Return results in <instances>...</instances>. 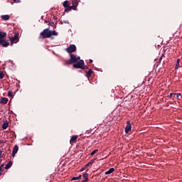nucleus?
I'll use <instances>...</instances> for the list:
<instances>
[{
	"instance_id": "1",
	"label": "nucleus",
	"mask_w": 182,
	"mask_h": 182,
	"mask_svg": "<svg viewBox=\"0 0 182 182\" xmlns=\"http://www.w3.org/2000/svg\"><path fill=\"white\" fill-rule=\"evenodd\" d=\"M72 6L69 5V1L66 0L64 1L63 6L65 9V12H69V11H76L77 9V6L79 5V1L77 0H71Z\"/></svg>"
},
{
	"instance_id": "2",
	"label": "nucleus",
	"mask_w": 182,
	"mask_h": 182,
	"mask_svg": "<svg viewBox=\"0 0 182 182\" xmlns=\"http://www.w3.org/2000/svg\"><path fill=\"white\" fill-rule=\"evenodd\" d=\"M5 38H6V33L0 31V45H1L3 48H8V46H9V42L5 41Z\"/></svg>"
},
{
	"instance_id": "3",
	"label": "nucleus",
	"mask_w": 182,
	"mask_h": 182,
	"mask_svg": "<svg viewBox=\"0 0 182 182\" xmlns=\"http://www.w3.org/2000/svg\"><path fill=\"white\" fill-rule=\"evenodd\" d=\"M70 60H65L64 61V65H72V63H76L78 62V60H80V57H77L75 55L70 54Z\"/></svg>"
},
{
	"instance_id": "4",
	"label": "nucleus",
	"mask_w": 182,
	"mask_h": 182,
	"mask_svg": "<svg viewBox=\"0 0 182 182\" xmlns=\"http://www.w3.org/2000/svg\"><path fill=\"white\" fill-rule=\"evenodd\" d=\"M50 36H52L50 30L46 28L40 33L38 39H47L48 38H50Z\"/></svg>"
},
{
	"instance_id": "5",
	"label": "nucleus",
	"mask_w": 182,
	"mask_h": 182,
	"mask_svg": "<svg viewBox=\"0 0 182 182\" xmlns=\"http://www.w3.org/2000/svg\"><path fill=\"white\" fill-rule=\"evenodd\" d=\"M73 68L75 69H87V66L85 65V61L80 60L76 63L73 64Z\"/></svg>"
},
{
	"instance_id": "6",
	"label": "nucleus",
	"mask_w": 182,
	"mask_h": 182,
	"mask_svg": "<svg viewBox=\"0 0 182 182\" xmlns=\"http://www.w3.org/2000/svg\"><path fill=\"white\" fill-rule=\"evenodd\" d=\"M9 39L11 41V46L14 45V43H18L19 42V33H15L14 37H9Z\"/></svg>"
},
{
	"instance_id": "7",
	"label": "nucleus",
	"mask_w": 182,
	"mask_h": 182,
	"mask_svg": "<svg viewBox=\"0 0 182 182\" xmlns=\"http://www.w3.org/2000/svg\"><path fill=\"white\" fill-rule=\"evenodd\" d=\"M65 50L68 52V53H73V52H76V46L70 45L66 48Z\"/></svg>"
},
{
	"instance_id": "8",
	"label": "nucleus",
	"mask_w": 182,
	"mask_h": 182,
	"mask_svg": "<svg viewBox=\"0 0 182 182\" xmlns=\"http://www.w3.org/2000/svg\"><path fill=\"white\" fill-rule=\"evenodd\" d=\"M129 132H132V122L128 120L127 121V126L125 127V133L128 134Z\"/></svg>"
},
{
	"instance_id": "9",
	"label": "nucleus",
	"mask_w": 182,
	"mask_h": 182,
	"mask_svg": "<svg viewBox=\"0 0 182 182\" xmlns=\"http://www.w3.org/2000/svg\"><path fill=\"white\" fill-rule=\"evenodd\" d=\"M78 137L79 136L77 135L73 136L70 140V144H75V143H76L77 141Z\"/></svg>"
},
{
	"instance_id": "10",
	"label": "nucleus",
	"mask_w": 182,
	"mask_h": 182,
	"mask_svg": "<svg viewBox=\"0 0 182 182\" xmlns=\"http://www.w3.org/2000/svg\"><path fill=\"white\" fill-rule=\"evenodd\" d=\"M18 150H19V147L18 146V145H15L13 148V151H12L13 157H15V154L18 153Z\"/></svg>"
},
{
	"instance_id": "11",
	"label": "nucleus",
	"mask_w": 182,
	"mask_h": 182,
	"mask_svg": "<svg viewBox=\"0 0 182 182\" xmlns=\"http://www.w3.org/2000/svg\"><path fill=\"white\" fill-rule=\"evenodd\" d=\"M8 126H9V123L8 122V121H5L2 125V129L4 130H6V129H8Z\"/></svg>"
},
{
	"instance_id": "12",
	"label": "nucleus",
	"mask_w": 182,
	"mask_h": 182,
	"mask_svg": "<svg viewBox=\"0 0 182 182\" xmlns=\"http://www.w3.org/2000/svg\"><path fill=\"white\" fill-rule=\"evenodd\" d=\"M95 163V159H92L90 162H88L84 167V170L85 168H87V167H90V166H92Z\"/></svg>"
},
{
	"instance_id": "13",
	"label": "nucleus",
	"mask_w": 182,
	"mask_h": 182,
	"mask_svg": "<svg viewBox=\"0 0 182 182\" xmlns=\"http://www.w3.org/2000/svg\"><path fill=\"white\" fill-rule=\"evenodd\" d=\"M0 102L1 103V105H6V103H8V98L6 97L1 98Z\"/></svg>"
},
{
	"instance_id": "14",
	"label": "nucleus",
	"mask_w": 182,
	"mask_h": 182,
	"mask_svg": "<svg viewBox=\"0 0 182 182\" xmlns=\"http://www.w3.org/2000/svg\"><path fill=\"white\" fill-rule=\"evenodd\" d=\"M92 73H93V70L92 69H90L88 70V72H87V73H86V77H90V76H92Z\"/></svg>"
},
{
	"instance_id": "15",
	"label": "nucleus",
	"mask_w": 182,
	"mask_h": 182,
	"mask_svg": "<svg viewBox=\"0 0 182 182\" xmlns=\"http://www.w3.org/2000/svg\"><path fill=\"white\" fill-rule=\"evenodd\" d=\"M114 171V168H110L109 171L105 172V175L107 176L109 174H112Z\"/></svg>"
},
{
	"instance_id": "16",
	"label": "nucleus",
	"mask_w": 182,
	"mask_h": 182,
	"mask_svg": "<svg viewBox=\"0 0 182 182\" xmlns=\"http://www.w3.org/2000/svg\"><path fill=\"white\" fill-rule=\"evenodd\" d=\"M11 167H12V161H9L6 165L5 169L8 170L9 168H11Z\"/></svg>"
},
{
	"instance_id": "17",
	"label": "nucleus",
	"mask_w": 182,
	"mask_h": 182,
	"mask_svg": "<svg viewBox=\"0 0 182 182\" xmlns=\"http://www.w3.org/2000/svg\"><path fill=\"white\" fill-rule=\"evenodd\" d=\"M178 68H180V58H178L176 60V64L175 66L176 70H177V69H178Z\"/></svg>"
},
{
	"instance_id": "18",
	"label": "nucleus",
	"mask_w": 182,
	"mask_h": 182,
	"mask_svg": "<svg viewBox=\"0 0 182 182\" xmlns=\"http://www.w3.org/2000/svg\"><path fill=\"white\" fill-rule=\"evenodd\" d=\"M9 15L1 16V19H3L4 21H9Z\"/></svg>"
},
{
	"instance_id": "19",
	"label": "nucleus",
	"mask_w": 182,
	"mask_h": 182,
	"mask_svg": "<svg viewBox=\"0 0 182 182\" xmlns=\"http://www.w3.org/2000/svg\"><path fill=\"white\" fill-rule=\"evenodd\" d=\"M80 178H82V175H80L79 176L77 177H73L71 181H73L75 180H80Z\"/></svg>"
},
{
	"instance_id": "20",
	"label": "nucleus",
	"mask_w": 182,
	"mask_h": 182,
	"mask_svg": "<svg viewBox=\"0 0 182 182\" xmlns=\"http://www.w3.org/2000/svg\"><path fill=\"white\" fill-rule=\"evenodd\" d=\"M50 33H51V36H58V32H56V31H50Z\"/></svg>"
},
{
	"instance_id": "21",
	"label": "nucleus",
	"mask_w": 182,
	"mask_h": 182,
	"mask_svg": "<svg viewBox=\"0 0 182 182\" xmlns=\"http://www.w3.org/2000/svg\"><path fill=\"white\" fill-rule=\"evenodd\" d=\"M8 96H9V97H14V92L9 91L8 92Z\"/></svg>"
},
{
	"instance_id": "22",
	"label": "nucleus",
	"mask_w": 182,
	"mask_h": 182,
	"mask_svg": "<svg viewBox=\"0 0 182 182\" xmlns=\"http://www.w3.org/2000/svg\"><path fill=\"white\" fill-rule=\"evenodd\" d=\"M83 178H85V180H87L89 181V174L88 173H85L83 176H82Z\"/></svg>"
},
{
	"instance_id": "23",
	"label": "nucleus",
	"mask_w": 182,
	"mask_h": 182,
	"mask_svg": "<svg viewBox=\"0 0 182 182\" xmlns=\"http://www.w3.org/2000/svg\"><path fill=\"white\" fill-rule=\"evenodd\" d=\"M97 151H99V150H97V149H95V150L92 151L90 153V156H95V154H96V153H97Z\"/></svg>"
},
{
	"instance_id": "24",
	"label": "nucleus",
	"mask_w": 182,
	"mask_h": 182,
	"mask_svg": "<svg viewBox=\"0 0 182 182\" xmlns=\"http://www.w3.org/2000/svg\"><path fill=\"white\" fill-rule=\"evenodd\" d=\"M4 77H5V75L3 72L0 71V79H4Z\"/></svg>"
},
{
	"instance_id": "25",
	"label": "nucleus",
	"mask_w": 182,
	"mask_h": 182,
	"mask_svg": "<svg viewBox=\"0 0 182 182\" xmlns=\"http://www.w3.org/2000/svg\"><path fill=\"white\" fill-rule=\"evenodd\" d=\"M48 25H50V26H53V28H54V26H55V22H50V23H48Z\"/></svg>"
},
{
	"instance_id": "26",
	"label": "nucleus",
	"mask_w": 182,
	"mask_h": 182,
	"mask_svg": "<svg viewBox=\"0 0 182 182\" xmlns=\"http://www.w3.org/2000/svg\"><path fill=\"white\" fill-rule=\"evenodd\" d=\"M4 172V169L0 168V176H2V173Z\"/></svg>"
},
{
	"instance_id": "27",
	"label": "nucleus",
	"mask_w": 182,
	"mask_h": 182,
	"mask_svg": "<svg viewBox=\"0 0 182 182\" xmlns=\"http://www.w3.org/2000/svg\"><path fill=\"white\" fill-rule=\"evenodd\" d=\"M173 95H177V94H174V93H171L170 95H169V97H173Z\"/></svg>"
},
{
	"instance_id": "28",
	"label": "nucleus",
	"mask_w": 182,
	"mask_h": 182,
	"mask_svg": "<svg viewBox=\"0 0 182 182\" xmlns=\"http://www.w3.org/2000/svg\"><path fill=\"white\" fill-rule=\"evenodd\" d=\"M0 159H2V151L0 150Z\"/></svg>"
},
{
	"instance_id": "29",
	"label": "nucleus",
	"mask_w": 182,
	"mask_h": 182,
	"mask_svg": "<svg viewBox=\"0 0 182 182\" xmlns=\"http://www.w3.org/2000/svg\"><path fill=\"white\" fill-rule=\"evenodd\" d=\"M4 164H1V165L0 166V168H1L2 170H4Z\"/></svg>"
},
{
	"instance_id": "30",
	"label": "nucleus",
	"mask_w": 182,
	"mask_h": 182,
	"mask_svg": "<svg viewBox=\"0 0 182 182\" xmlns=\"http://www.w3.org/2000/svg\"><path fill=\"white\" fill-rule=\"evenodd\" d=\"M90 63H93V60H90Z\"/></svg>"
},
{
	"instance_id": "31",
	"label": "nucleus",
	"mask_w": 182,
	"mask_h": 182,
	"mask_svg": "<svg viewBox=\"0 0 182 182\" xmlns=\"http://www.w3.org/2000/svg\"><path fill=\"white\" fill-rule=\"evenodd\" d=\"M14 2H18L19 0H13Z\"/></svg>"
},
{
	"instance_id": "32",
	"label": "nucleus",
	"mask_w": 182,
	"mask_h": 182,
	"mask_svg": "<svg viewBox=\"0 0 182 182\" xmlns=\"http://www.w3.org/2000/svg\"><path fill=\"white\" fill-rule=\"evenodd\" d=\"M178 96H181V94H178Z\"/></svg>"
},
{
	"instance_id": "33",
	"label": "nucleus",
	"mask_w": 182,
	"mask_h": 182,
	"mask_svg": "<svg viewBox=\"0 0 182 182\" xmlns=\"http://www.w3.org/2000/svg\"><path fill=\"white\" fill-rule=\"evenodd\" d=\"M178 96H181V94H178Z\"/></svg>"
}]
</instances>
